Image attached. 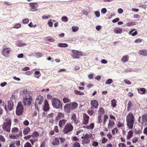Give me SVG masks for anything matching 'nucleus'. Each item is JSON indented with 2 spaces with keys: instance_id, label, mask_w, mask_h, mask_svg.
Masks as SVG:
<instances>
[{
  "instance_id": "b1692460",
  "label": "nucleus",
  "mask_w": 147,
  "mask_h": 147,
  "mask_svg": "<svg viewBox=\"0 0 147 147\" xmlns=\"http://www.w3.org/2000/svg\"><path fill=\"white\" fill-rule=\"evenodd\" d=\"M30 129L28 127H26L23 129V133L24 135H26L30 131Z\"/></svg>"
},
{
  "instance_id": "5fc2aeb1",
  "label": "nucleus",
  "mask_w": 147,
  "mask_h": 147,
  "mask_svg": "<svg viewBox=\"0 0 147 147\" xmlns=\"http://www.w3.org/2000/svg\"><path fill=\"white\" fill-rule=\"evenodd\" d=\"M61 19L64 22H67L68 20V18L67 17L65 16H63L61 18Z\"/></svg>"
},
{
  "instance_id": "bf43d9fd",
  "label": "nucleus",
  "mask_w": 147,
  "mask_h": 147,
  "mask_svg": "<svg viewBox=\"0 0 147 147\" xmlns=\"http://www.w3.org/2000/svg\"><path fill=\"white\" fill-rule=\"evenodd\" d=\"M124 82L128 85H130L131 84V82L129 80L125 79L124 80Z\"/></svg>"
},
{
  "instance_id": "473e14b6",
  "label": "nucleus",
  "mask_w": 147,
  "mask_h": 147,
  "mask_svg": "<svg viewBox=\"0 0 147 147\" xmlns=\"http://www.w3.org/2000/svg\"><path fill=\"white\" fill-rule=\"evenodd\" d=\"M116 102V100L115 99H113L111 100V106L113 108L115 107H116L117 105Z\"/></svg>"
},
{
  "instance_id": "c756f323",
  "label": "nucleus",
  "mask_w": 147,
  "mask_h": 147,
  "mask_svg": "<svg viewBox=\"0 0 147 147\" xmlns=\"http://www.w3.org/2000/svg\"><path fill=\"white\" fill-rule=\"evenodd\" d=\"M70 104L72 110L75 109L78 106V104L75 102H72Z\"/></svg>"
},
{
  "instance_id": "09e8293b",
  "label": "nucleus",
  "mask_w": 147,
  "mask_h": 147,
  "mask_svg": "<svg viewBox=\"0 0 147 147\" xmlns=\"http://www.w3.org/2000/svg\"><path fill=\"white\" fill-rule=\"evenodd\" d=\"M126 25L127 26L129 27L132 25H135V22H128L126 24Z\"/></svg>"
},
{
  "instance_id": "052dcab7",
  "label": "nucleus",
  "mask_w": 147,
  "mask_h": 147,
  "mask_svg": "<svg viewBox=\"0 0 147 147\" xmlns=\"http://www.w3.org/2000/svg\"><path fill=\"white\" fill-rule=\"evenodd\" d=\"M29 20L28 19H24L22 20V22L23 24H27L29 22Z\"/></svg>"
},
{
  "instance_id": "a878e982",
  "label": "nucleus",
  "mask_w": 147,
  "mask_h": 147,
  "mask_svg": "<svg viewBox=\"0 0 147 147\" xmlns=\"http://www.w3.org/2000/svg\"><path fill=\"white\" fill-rule=\"evenodd\" d=\"M129 56L127 55L124 56L122 58L121 61L123 63H125L128 61Z\"/></svg>"
},
{
  "instance_id": "49530a36",
  "label": "nucleus",
  "mask_w": 147,
  "mask_h": 147,
  "mask_svg": "<svg viewBox=\"0 0 147 147\" xmlns=\"http://www.w3.org/2000/svg\"><path fill=\"white\" fill-rule=\"evenodd\" d=\"M21 27V25L20 23L15 24L13 26V27L15 28H19Z\"/></svg>"
},
{
  "instance_id": "a18cd8bd",
  "label": "nucleus",
  "mask_w": 147,
  "mask_h": 147,
  "mask_svg": "<svg viewBox=\"0 0 147 147\" xmlns=\"http://www.w3.org/2000/svg\"><path fill=\"white\" fill-rule=\"evenodd\" d=\"M87 113L90 115H92L94 113V111L92 110L89 109L88 110Z\"/></svg>"
},
{
  "instance_id": "f03ea898",
  "label": "nucleus",
  "mask_w": 147,
  "mask_h": 147,
  "mask_svg": "<svg viewBox=\"0 0 147 147\" xmlns=\"http://www.w3.org/2000/svg\"><path fill=\"white\" fill-rule=\"evenodd\" d=\"M52 105L53 107L58 109L62 107V105L59 99L57 98H53L51 100Z\"/></svg>"
},
{
  "instance_id": "e433bc0d",
  "label": "nucleus",
  "mask_w": 147,
  "mask_h": 147,
  "mask_svg": "<svg viewBox=\"0 0 147 147\" xmlns=\"http://www.w3.org/2000/svg\"><path fill=\"white\" fill-rule=\"evenodd\" d=\"M26 44H24V43H21V42L20 41H17L16 43V45L17 46L19 47H23L26 45Z\"/></svg>"
},
{
  "instance_id": "13d9d810",
  "label": "nucleus",
  "mask_w": 147,
  "mask_h": 147,
  "mask_svg": "<svg viewBox=\"0 0 147 147\" xmlns=\"http://www.w3.org/2000/svg\"><path fill=\"white\" fill-rule=\"evenodd\" d=\"M102 122V119H101V115H99L98 116V122L100 123Z\"/></svg>"
},
{
  "instance_id": "58836bf2",
  "label": "nucleus",
  "mask_w": 147,
  "mask_h": 147,
  "mask_svg": "<svg viewBox=\"0 0 147 147\" xmlns=\"http://www.w3.org/2000/svg\"><path fill=\"white\" fill-rule=\"evenodd\" d=\"M32 137L33 138H34L35 137H37L39 136V134L38 133L37 131H34L33 134H32Z\"/></svg>"
},
{
  "instance_id": "603ef678",
  "label": "nucleus",
  "mask_w": 147,
  "mask_h": 147,
  "mask_svg": "<svg viewBox=\"0 0 147 147\" xmlns=\"http://www.w3.org/2000/svg\"><path fill=\"white\" fill-rule=\"evenodd\" d=\"M138 137H135L133 138L132 139V142L134 143H136L138 142Z\"/></svg>"
},
{
  "instance_id": "f8f14e48",
  "label": "nucleus",
  "mask_w": 147,
  "mask_h": 147,
  "mask_svg": "<svg viewBox=\"0 0 147 147\" xmlns=\"http://www.w3.org/2000/svg\"><path fill=\"white\" fill-rule=\"evenodd\" d=\"M83 124L85 125H87L88 122L90 117L86 113H84L83 115Z\"/></svg>"
},
{
  "instance_id": "8fccbe9b",
  "label": "nucleus",
  "mask_w": 147,
  "mask_h": 147,
  "mask_svg": "<svg viewBox=\"0 0 147 147\" xmlns=\"http://www.w3.org/2000/svg\"><path fill=\"white\" fill-rule=\"evenodd\" d=\"M72 31L73 32H76L79 29V28L77 26H74L72 28Z\"/></svg>"
},
{
  "instance_id": "e2e57ef3",
  "label": "nucleus",
  "mask_w": 147,
  "mask_h": 147,
  "mask_svg": "<svg viewBox=\"0 0 147 147\" xmlns=\"http://www.w3.org/2000/svg\"><path fill=\"white\" fill-rule=\"evenodd\" d=\"M5 139L4 137L2 135H0V141L4 142L5 141Z\"/></svg>"
},
{
  "instance_id": "5701e85b",
  "label": "nucleus",
  "mask_w": 147,
  "mask_h": 147,
  "mask_svg": "<svg viewBox=\"0 0 147 147\" xmlns=\"http://www.w3.org/2000/svg\"><path fill=\"white\" fill-rule=\"evenodd\" d=\"M64 115L61 112L59 113L58 114L57 116L55 118V120L57 121H58L61 119V117L64 118Z\"/></svg>"
},
{
  "instance_id": "9d476101",
  "label": "nucleus",
  "mask_w": 147,
  "mask_h": 147,
  "mask_svg": "<svg viewBox=\"0 0 147 147\" xmlns=\"http://www.w3.org/2000/svg\"><path fill=\"white\" fill-rule=\"evenodd\" d=\"M71 119L72 121L71 123H74L75 125H77L79 122V120L75 114H72Z\"/></svg>"
},
{
  "instance_id": "c85d7f7f",
  "label": "nucleus",
  "mask_w": 147,
  "mask_h": 147,
  "mask_svg": "<svg viewBox=\"0 0 147 147\" xmlns=\"http://www.w3.org/2000/svg\"><path fill=\"white\" fill-rule=\"evenodd\" d=\"M5 121L4 122V123L8 124L11 125V119L9 118H6L5 120Z\"/></svg>"
},
{
  "instance_id": "7ed1b4c3",
  "label": "nucleus",
  "mask_w": 147,
  "mask_h": 147,
  "mask_svg": "<svg viewBox=\"0 0 147 147\" xmlns=\"http://www.w3.org/2000/svg\"><path fill=\"white\" fill-rule=\"evenodd\" d=\"M93 138L92 134L91 133L86 134L84 136H82V143L83 144H89L90 142V138Z\"/></svg>"
},
{
  "instance_id": "79ce46f5",
  "label": "nucleus",
  "mask_w": 147,
  "mask_h": 147,
  "mask_svg": "<svg viewBox=\"0 0 147 147\" xmlns=\"http://www.w3.org/2000/svg\"><path fill=\"white\" fill-rule=\"evenodd\" d=\"M108 118V116L107 115H105L104 116V121H103V123L104 125H105V123H106V122L107 119Z\"/></svg>"
},
{
  "instance_id": "393cba45",
  "label": "nucleus",
  "mask_w": 147,
  "mask_h": 147,
  "mask_svg": "<svg viewBox=\"0 0 147 147\" xmlns=\"http://www.w3.org/2000/svg\"><path fill=\"white\" fill-rule=\"evenodd\" d=\"M122 29L120 28H116L114 30V32L116 34L121 33L122 31Z\"/></svg>"
},
{
  "instance_id": "c03bdc74",
  "label": "nucleus",
  "mask_w": 147,
  "mask_h": 147,
  "mask_svg": "<svg viewBox=\"0 0 147 147\" xmlns=\"http://www.w3.org/2000/svg\"><path fill=\"white\" fill-rule=\"evenodd\" d=\"M47 24H48L49 27H52L53 25V22H52V20H49L48 22L47 23Z\"/></svg>"
},
{
  "instance_id": "2eb2a0df",
  "label": "nucleus",
  "mask_w": 147,
  "mask_h": 147,
  "mask_svg": "<svg viewBox=\"0 0 147 147\" xmlns=\"http://www.w3.org/2000/svg\"><path fill=\"white\" fill-rule=\"evenodd\" d=\"M11 126V125L3 123L2 128L4 131L8 132H9L10 131Z\"/></svg>"
},
{
  "instance_id": "69168bd1",
  "label": "nucleus",
  "mask_w": 147,
  "mask_h": 147,
  "mask_svg": "<svg viewBox=\"0 0 147 147\" xmlns=\"http://www.w3.org/2000/svg\"><path fill=\"white\" fill-rule=\"evenodd\" d=\"M108 141V140L105 138H103L102 140V144H104Z\"/></svg>"
},
{
  "instance_id": "a211bd4d",
  "label": "nucleus",
  "mask_w": 147,
  "mask_h": 147,
  "mask_svg": "<svg viewBox=\"0 0 147 147\" xmlns=\"http://www.w3.org/2000/svg\"><path fill=\"white\" fill-rule=\"evenodd\" d=\"M67 120L66 119H63L60 120L59 122V125L60 128L63 127L64 125L65 124Z\"/></svg>"
},
{
  "instance_id": "20e7f679",
  "label": "nucleus",
  "mask_w": 147,
  "mask_h": 147,
  "mask_svg": "<svg viewBox=\"0 0 147 147\" xmlns=\"http://www.w3.org/2000/svg\"><path fill=\"white\" fill-rule=\"evenodd\" d=\"M74 127L70 123H68L65 125L63 130V132L64 134H67L73 131Z\"/></svg>"
},
{
  "instance_id": "ddd939ff",
  "label": "nucleus",
  "mask_w": 147,
  "mask_h": 147,
  "mask_svg": "<svg viewBox=\"0 0 147 147\" xmlns=\"http://www.w3.org/2000/svg\"><path fill=\"white\" fill-rule=\"evenodd\" d=\"M44 100L43 97L39 95L37 97L35 100V103L36 104L41 105L42 104Z\"/></svg>"
},
{
  "instance_id": "6e6d98bb",
  "label": "nucleus",
  "mask_w": 147,
  "mask_h": 147,
  "mask_svg": "<svg viewBox=\"0 0 147 147\" xmlns=\"http://www.w3.org/2000/svg\"><path fill=\"white\" fill-rule=\"evenodd\" d=\"M24 147H32V146L30 144L29 142H27L24 144Z\"/></svg>"
},
{
  "instance_id": "4be33fe9",
  "label": "nucleus",
  "mask_w": 147,
  "mask_h": 147,
  "mask_svg": "<svg viewBox=\"0 0 147 147\" xmlns=\"http://www.w3.org/2000/svg\"><path fill=\"white\" fill-rule=\"evenodd\" d=\"M138 93L142 94H144L146 92V89L143 88H138Z\"/></svg>"
},
{
  "instance_id": "de8ad7c7",
  "label": "nucleus",
  "mask_w": 147,
  "mask_h": 147,
  "mask_svg": "<svg viewBox=\"0 0 147 147\" xmlns=\"http://www.w3.org/2000/svg\"><path fill=\"white\" fill-rule=\"evenodd\" d=\"M117 126L119 128L123 127L124 126V124L123 123L119 122L118 123Z\"/></svg>"
},
{
  "instance_id": "2f4dec72",
  "label": "nucleus",
  "mask_w": 147,
  "mask_h": 147,
  "mask_svg": "<svg viewBox=\"0 0 147 147\" xmlns=\"http://www.w3.org/2000/svg\"><path fill=\"white\" fill-rule=\"evenodd\" d=\"M133 135V132L131 130L129 131L128 133L127 136V139H130L132 137Z\"/></svg>"
},
{
  "instance_id": "aec40b11",
  "label": "nucleus",
  "mask_w": 147,
  "mask_h": 147,
  "mask_svg": "<svg viewBox=\"0 0 147 147\" xmlns=\"http://www.w3.org/2000/svg\"><path fill=\"white\" fill-rule=\"evenodd\" d=\"M115 124V123L113 121L109 119L108 125V128L109 129H111L114 126Z\"/></svg>"
},
{
  "instance_id": "1a4fd4ad",
  "label": "nucleus",
  "mask_w": 147,
  "mask_h": 147,
  "mask_svg": "<svg viewBox=\"0 0 147 147\" xmlns=\"http://www.w3.org/2000/svg\"><path fill=\"white\" fill-rule=\"evenodd\" d=\"M90 109H96L98 107V103L96 100H92L90 101Z\"/></svg>"
},
{
  "instance_id": "f704fd0d",
  "label": "nucleus",
  "mask_w": 147,
  "mask_h": 147,
  "mask_svg": "<svg viewBox=\"0 0 147 147\" xmlns=\"http://www.w3.org/2000/svg\"><path fill=\"white\" fill-rule=\"evenodd\" d=\"M74 92L76 94L79 95H83L84 94L83 92H81L80 91L77 90H75L74 91Z\"/></svg>"
},
{
  "instance_id": "774afa93",
  "label": "nucleus",
  "mask_w": 147,
  "mask_h": 147,
  "mask_svg": "<svg viewBox=\"0 0 147 147\" xmlns=\"http://www.w3.org/2000/svg\"><path fill=\"white\" fill-rule=\"evenodd\" d=\"M45 141H44L41 144L40 147H45Z\"/></svg>"
},
{
  "instance_id": "f257e3e1",
  "label": "nucleus",
  "mask_w": 147,
  "mask_h": 147,
  "mask_svg": "<svg viewBox=\"0 0 147 147\" xmlns=\"http://www.w3.org/2000/svg\"><path fill=\"white\" fill-rule=\"evenodd\" d=\"M127 125L129 129H132L135 122V117L131 113H129L126 118Z\"/></svg>"
},
{
  "instance_id": "cd10ccee",
  "label": "nucleus",
  "mask_w": 147,
  "mask_h": 147,
  "mask_svg": "<svg viewBox=\"0 0 147 147\" xmlns=\"http://www.w3.org/2000/svg\"><path fill=\"white\" fill-rule=\"evenodd\" d=\"M133 107V103L131 100L129 101L127 104V110L129 111Z\"/></svg>"
},
{
  "instance_id": "a19ab883",
  "label": "nucleus",
  "mask_w": 147,
  "mask_h": 147,
  "mask_svg": "<svg viewBox=\"0 0 147 147\" xmlns=\"http://www.w3.org/2000/svg\"><path fill=\"white\" fill-rule=\"evenodd\" d=\"M19 131L17 127L13 128L11 130V131L13 133H17Z\"/></svg>"
},
{
  "instance_id": "3c124183",
  "label": "nucleus",
  "mask_w": 147,
  "mask_h": 147,
  "mask_svg": "<svg viewBox=\"0 0 147 147\" xmlns=\"http://www.w3.org/2000/svg\"><path fill=\"white\" fill-rule=\"evenodd\" d=\"M70 100L67 98H63V101L64 103H66L70 102Z\"/></svg>"
},
{
  "instance_id": "423d86ee",
  "label": "nucleus",
  "mask_w": 147,
  "mask_h": 147,
  "mask_svg": "<svg viewBox=\"0 0 147 147\" xmlns=\"http://www.w3.org/2000/svg\"><path fill=\"white\" fill-rule=\"evenodd\" d=\"M24 112V107L21 102H18L16 110V114L17 116H20Z\"/></svg>"
},
{
  "instance_id": "412c9836",
  "label": "nucleus",
  "mask_w": 147,
  "mask_h": 147,
  "mask_svg": "<svg viewBox=\"0 0 147 147\" xmlns=\"http://www.w3.org/2000/svg\"><path fill=\"white\" fill-rule=\"evenodd\" d=\"M139 53L142 55L147 56V50L145 49L141 50L139 51Z\"/></svg>"
},
{
  "instance_id": "4468645a",
  "label": "nucleus",
  "mask_w": 147,
  "mask_h": 147,
  "mask_svg": "<svg viewBox=\"0 0 147 147\" xmlns=\"http://www.w3.org/2000/svg\"><path fill=\"white\" fill-rule=\"evenodd\" d=\"M64 109L65 111L67 113H69L72 110L71 107V104H66L64 107Z\"/></svg>"
},
{
  "instance_id": "c9c22d12",
  "label": "nucleus",
  "mask_w": 147,
  "mask_h": 147,
  "mask_svg": "<svg viewBox=\"0 0 147 147\" xmlns=\"http://www.w3.org/2000/svg\"><path fill=\"white\" fill-rule=\"evenodd\" d=\"M94 123H91L90 125L88 126H86V128L88 129H93L94 127Z\"/></svg>"
},
{
  "instance_id": "864d4df0",
  "label": "nucleus",
  "mask_w": 147,
  "mask_h": 147,
  "mask_svg": "<svg viewBox=\"0 0 147 147\" xmlns=\"http://www.w3.org/2000/svg\"><path fill=\"white\" fill-rule=\"evenodd\" d=\"M54 131L56 133H59V130L58 129V127L57 126H55L54 128Z\"/></svg>"
},
{
  "instance_id": "338daca9",
  "label": "nucleus",
  "mask_w": 147,
  "mask_h": 147,
  "mask_svg": "<svg viewBox=\"0 0 147 147\" xmlns=\"http://www.w3.org/2000/svg\"><path fill=\"white\" fill-rule=\"evenodd\" d=\"M95 14L96 15V16L97 17H98L100 16V13L99 11H95Z\"/></svg>"
},
{
  "instance_id": "6ab92c4d",
  "label": "nucleus",
  "mask_w": 147,
  "mask_h": 147,
  "mask_svg": "<svg viewBox=\"0 0 147 147\" xmlns=\"http://www.w3.org/2000/svg\"><path fill=\"white\" fill-rule=\"evenodd\" d=\"M54 114L53 113H51L49 114L48 115V118L49 119V122L50 123H53L54 122L53 119V116Z\"/></svg>"
},
{
  "instance_id": "0e129e2a",
  "label": "nucleus",
  "mask_w": 147,
  "mask_h": 147,
  "mask_svg": "<svg viewBox=\"0 0 147 147\" xmlns=\"http://www.w3.org/2000/svg\"><path fill=\"white\" fill-rule=\"evenodd\" d=\"M25 126H28L29 124V122L27 120H25L23 122Z\"/></svg>"
},
{
  "instance_id": "39448f33",
  "label": "nucleus",
  "mask_w": 147,
  "mask_h": 147,
  "mask_svg": "<svg viewBox=\"0 0 147 147\" xmlns=\"http://www.w3.org/2000/svg\"><path fill=\"white\" fill-rule=\"evenodd\" d=\"M32 101V98L31 95H28V96L26 95L23 99V102L25 106H28L31 105Z\"/></svg>"
},
{
  "instance_id": "9b49d317",
  "label": "nucleus",
  "mask_w": 147,
  "mask_h": 147,
  "mask_svg": "<svg viewBox=\"0 0 147 147\" xmlns=\"http://www.w3.org/2000/svg\"><path fill=\"white\" fill-rule=\"evenodd\" d=\"M43 109L45 112L49 111L50 109L49 105L47 99L45 100Z\"/></svg>"
},
{
  "instance_id": "7c9ffc66",
  "label": "nucleus",
  "mask_w": 147,
  "mask_h": 147,
  "mask_svg": "<svg viewBox=\"0 0 147 147\" xmlns=\"http://www.w3.org/2000/svg\"><path fill=\"white\" fill-rule=\"evenodd\" d=\"M58 46L60 47H66L68 46V45L66 43H59L58 44Z\"/></svg>"
},
{
  "instance_id": "0eeeda50",
  "label": "nucleus",
  "mask_w": 147,
  "mask_h": 147,
  "mask_svg": "<svg viewBox=\"0 0 147 147\" xmlns=\"http://www.w3.org/2000/svg\"><path fill=\"white\" fill-rule=\"evenodd\" d=\"M65 140V139L62 137L55 138L53 140L51 144L53 145H58L60 143V140L62 143Z\"/></svg>"
},
{
  "instance_id": "bb28decb",
  "label": "nucleus",
  "mask_w": 147,
  "mask_h": 147,
  "mask_svg": "<svg viewBox=\"0 0 147 147\" xmlns=\"http://www.w3.org/2000/svg\"><path fill=\"white\" fill-rule=\"evenodd\" d=\"M71 52L74 54H76L78 55L82 56L83 54L82 52L74 50H72Z\"/></svg>"
},
{
  "instance_id": "ea45409f",
  "label": "nucleus",
  "mask_w": 147,
  "mask_h": 147,
  "mask_svg": "<svg viewBox=\"0 0 147 147\" xmlns=\"http://www.w3.org/2000/svg\"><path fill=\"white\" fill-rule=\"evenodd\" d=\"M113 82V80L111 79H108L105 82L106 85L110 84Z\"/></svg>"
},
{
  "instance_id": "72a5a7b5",
  "label": "nucleus",
  "mask_w": 147,
  "mask_h": 147,
  "mask_svg": "<svg viewBox=\"0 0 147 147\" xmlns=\"http://www.w3.org/2000/svg\"><path fill=\"white\" fill-rule=\"evenodd\" d=\"M105 113V110L102 107H100L99 108L98 111V113L99 115H101V114H104Z\"/></svg>"
},
{
  "instance_id": "dca6fc26",
  "label": "nucleus",
  "mask_w": 147,
  "mask_h": 147,
  "mask_svg": "<svg viewBox=\"0 0 147 147\" xmlns=\"http://www.w3.org/2000/svg\"><path fill=\"white\" fill-rule=\"evenodd\" d=\"M13 103L11 100H9L8 102L7 108L9 111L12 110L13 108Z\"/></svg>"
},
{
  "instance_id": "f3484780",
  "label": "nucleus",
  "mask_w": 147,
  "mask_h": 147,
  "mask_svg": "<svg viewBox=\"0 0 147 147\" xmlns=\"http://www.w3.org/2000/svg\"><path fill=\"white\" fill-rule=\"evenodd\" d=\"M30 6L31 7L30 9V11H33L37 10V6L36 4L33 3H31L30 4Z\"/></svg>"
},
{
  "instance_id": "6e6552de",
  "label": "nucleus",
  "mask_w": 147,
  "mask_h": 147,
  "mask_svg": "<svg viewBox=\"0 0 147 147\" xmlns=\"http://www.w3.org/2000/svg\"><path fill=\"white\" fill-rule=\"evenodd\" d=\"M11 50L9 48H6L4 49L2 51L1 53L3 56L5 57H8L9 56Z\"/></svg>"
},
{
  "instance_id": "37998d69",
  "label": "nucleus",
  "mask_w": 147,
  "mask_h": 147,
  "mask_svg": "<svg viewBox=\"0 0 147 147\" xmlns=\"http://www.w3.org/2000/svg\"><path fill=\"white\" fill-rule=\"evenodd\" d=\"M112 133L113 135H114L115 134V133L117 134L118 129L117 128H115L112 130Z\"/></svg>"
},
{
  "instance_id": "680f3d73",
  "label": "nucleus",
  "mask_w": 147,
  "mask_h": 147,
  "mask_svg": "<svg viewBox=\"0 0 147 147\" xmlns=\"http://www.w3.org/2000/svg\"><path fill=\"white\" fill-rule=\"evenodd\" d=\"M98 142L96 141H93L92 144V146H97L98 145Z\"/></svg>"
},
{
  "instance_id": "4d7b16f0",
  "label": "nucleus",
  "mask_w": 147,
  "mask_h": 147,
  "mask_svg": "<svg viewBox=\"0 0 147 147\" xmlns=\"http://www.w3.org/2000/svg\"><path fill=\"white\" fill-rule=\"evenodd\" d=\"M143 40L142 39H141L140 38H138L137 39H136L135 41L134 42L136 43H139L142 42Z\"/></svg>"
},
{
  "instance_id": "4c0bfd02",
  "label": "nucleus",
  "mask_w": 147,
  "mask_h": 147,
  "mask_svg": "<svg viewBox=\"0 0 147 147\" xmlns=\"http://www.w3.org/2000/svg\"><path fill=\"white\" fill-rule=\"evenodd\" d=\"M73 147H80V143L77 142H75L72 144Z\"/></svg>"
}]
</instances>
